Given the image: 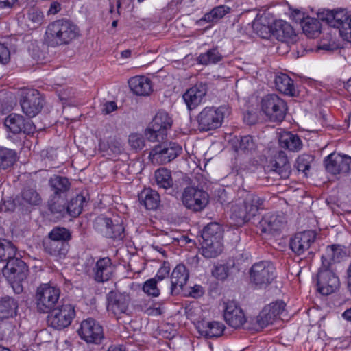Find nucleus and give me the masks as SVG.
<instances>
[{
    "instance_id": "nucleus-1",
    "label": "nucleus",
    "mask_w": 351,
    "mask_h": 351,
    "mask_svg": "<svg viewBox=\"0 0 351 351\" xmlns=\"http://www.w3.org/2000/svg\"><path fill=\"white\" fill-rule=\"evenodd\" d=\"M241 196L230 208V217L237 225H242L254 219L261 208L263 201L258 195L247 191H241Z\"/></svg>"
},
{
    "instance_id": "nucleus-2",
    "label": "nucleus",
    "mask_w": 351,
    "mask_h": 351,
    "mask_svg": "<svg viewBox=\"0 0 351 351\" xmlns=\"http://www.w3.org/2000/svg\"><path fill=\"white\" fill-rule=\"evenodd\" d=\"M78 35V28L71 21L62 19L50 23L45 31V40L49 46L66 45Z\"/></svg>"
},
{
    "instance_id": "nucleus-3",
    "label": "nucleus",
    "mask_w": 351,
    "mask_h": 351,
    "mask_svg": "<svg viewBox=\"0 0 351 351\" xmlns=\"http://www.w3.org/2000/svg\"><path fill=\"white\" fill-rule=\"evenodd\" d=\"M28 271L26 263L16 257L10 259L3 269V276L16 294L23 291V283L27 278Z\"/></svg>"
},
{
    "instance_id": "nucleus-4",
    "label": "nucleus",
    "mask_w": 351,
    "mask_h": 351,
    "mask_svg": "<svg viewBox=\"0 0 351 351\" xmlns=\"http://www.w3.org/2000/svg\"><path fill=\"white\" fill-rule=\"evenodd\" d=\"M60 289L49 284H42L36 289L35 299L37 311L40 313H50L58 304Z\"/></svg>"
},
{
    "instance_id": "nucleus-5",
    "label": "nucleus",
    "mask_w": 351,
    "mask_h": 351,
    "mask_svg": "<svg viewBox=\"0 0 351 351\" xmlns=\"http://www.w3.org/2000/svg\"><path fill=\"white\" fill-rule=\"evenodd\" d=\"M262 112L270 121L281 122L286 116L288 107L286 101L276 94H268L261 100Z\"/></svg>"
},
{
    "instance_id": "nucleus-6",
    "label": "nucleus",
    "mask_w": 351,
    "mask_h": 351,
    "mask_svg": "<svg viewBox=\"0 0 351 351\" xmlns=\"http://www.w3.org/2000/svg\"><path fill=\"white\" fill-rule=\"evenodd\" d=\"M249 274L251 282L259 288L267 287L276 277V267L268 261L254 263Z\"/></svg>"
},
{
    "instance_id": "nucleus-7",
    "label": "nucleus",
    "mask_w": 351,
    "mask_h": 351,
    "mask_svg": "<svg viewBox=\"0 0 351 351\" xmlns=\"http://www.w3.org/2000/svg\"><path fill=\"white\" fill-rule=\"evenodd\" d=\"M48 313V326L58 330L69 327L75 317V307L71 304L58 305Z\"/></svg>"
},
{
    "instance_id": "nucleus-8",
    "label": "nucleus",
    "mask_w": 351,
    "mask_h": 351,
    "mask_svg": "<svg viewBox=\"0 0 351 351\" xmlns=\"http://www.w3.org/2000/svg\"><path fill=\"white\" fill-rule=\"evenodd\" d=\"M182 152V148L178 143H162L151 149L149 158L153 164L164 165L176 159Z\"/></svg>"
},
{
    "instance_id": "nucleus-9",
    "label": "nucleus",
    "mask_w": 351,
    "mask_h": 351,
    "mask_svg": "<svg viewBox=\"0 0 351 351\" xmlns=\"http://www.w3.org/2000/svg\"><path fill=\"white\" fill-rule=\"evenodd\" d=\"M171 125L172 121L168 114L164 111H159L145 130V135L149 141L159 142L167 137V130L171 128Z\"/></svg>"
},
{
    "instance_id": "nucleus-10",
    "label": "nucleus",
    "mask_w": 351,
    "mask_h": 351,
    "mask_svg": "<svg viewBox=\"0 0 351 351\" xmlns=\"http://www.w3.org/2000/svg\"><path fill=\"white\" fill-rule=\"evenodd\" d=\"M226 110L225 106L204 108L197 116L199 130L207 132L219 128L223 121Z\"/></svg>"
},
{
    "instance_id": "nucleus-11",
    "label": "nucleus",
    "mask_w": 351,
    "mask_h": 351,
    "mask_svg": "<svg viewBox=\"0 0 351 351\" xmlns=\"http://www.w3.org/2000/svg\"><path fill=\"white\" fill-rule=\"evenodd\" d=\"M340 281L332 267L326 263L322 264L317 274V291L323 295H328L338 289Z\"/></svg>"
},
{
    "instance_id": "nucleus-12",
    "label": "nucleus",
    "mask_w": 351,
    "mask_h": 351,
    "mask_svg": "<svg viewBox=\"0 0 351 351\" xmlns=\"http://www.w3.org/2000/svg\"><path fill=\"white\" fill-rule=\"evenodd\" d=\"M326 173L332 176L351 173V156L335 152L330 153L323 160Z\"/></svg>"
},
{
    "instance_id": "nucleus-13",
    "label": "nucleus",
    "mask_w": 351,
    "mask_h": 351,
    "mask_svg": "<svg viewBox=\"0 0 351 351\" xmlns=\"http://www.w3.org/2000/svg\"><path fill=\"white\" fill-rule=\"evenodd\" d=\"M94 228L104 237L114 241H121L125 237V228L122 221L118 219L99 217L94 222Z\"/></svg>"
},
{
    "instance_id": "nucleus-14",
    "label": "nucleus",
    "mask_w": 351,
    "mask_h": 351,
    "mask_svg": "<svg viewBox=\"0 0 351 351\" xmlns=\"http://www.w3.org/2000/svg\"><path fill=\"white\" fill-rule=\"evenodd\" d=\"M130 302V295L125 291L112 290L106 295L107 311L117 318L123 314H128Z\"/></svg>"
},
{
    "instance_id": "nucleus-15",
    "label": "nucleus",
    "mask_w": 351,
    "mask_h": 351,
    "mask_svg": "<svg viewBox=\"0 0 351 351\" xmlns=\"http://www.w3.org/2000/svg\"><path fill=\"white\" fill-rule=\"evenodd\" d=\"M44 98L36 89H25L22 91L20 104L22 110L29 117H34L42 110Z\"/></svg>"
},
{
    "instance_id": "nucleus-16",
    "label": "nucleus",
    "mask_w": 351,
    "mask_h": 351,
    "mask_svg": "<svg viewBox=\"0 0 351 351\" xmlns=\"http://www.w3.org/2000/svg\"><path fill=\"white\" fill-rule=\"evenodd\" d=\"M183 204L189 209L198 212L203 210L208 203V195L202 189L188 186L182 196Z\"/></svg>"
},
{
    "instance_id": "nucleus-17",
    "label": "nucleus",
    "mask_w": 351,
    "mask_h": 351,
    "mask_svg": "<svg viewBox=\"0 0 351 351\" xmlns=\"http://www.w3.org/2000/svg\"><path fill=\"white\" fill-rule=\"evenodd\" d=\"M77 332L81 339L88 343L100 344L104 337L102 326L93 318L83 320Z\"/></svg>"
},
{
    "instance_id": "nucleus-18",
    "label": "nucleus",
    "mask_w": 351,
    "mask_h": 351,
    "mask_svg": "<svg viewBox=\"0 0 351 351\" xmlns=\"http://www.w3.org/2000/svg\"><path fill=\"white\" fill-rule=\"evenodd\" d=\"M316 239V234L314 231L306 230L296 233L289 241L291 250L297 256L304 255L306 252L313 254L311 246Z\"/></svg>"
},
{
    "instance_id": "nucleus-19",
    "label": "nucleus",
    "mask_w": 351,
    "mask_h": 351,
    "mask_svg": "<svg viewBox=\"0 0 351 351\" xmlns=\"http://www.w3.org/2000/svg\"><path fill=\"white\" fill-rule=\"evenodd\" d=\"M285 306L286 304L280 300L265 306L255 319L258 326L263 328L272 324L282 314Z\"/></svg>"
},
{
    "instance_id": "nucleus-20",
    "label": "nucleus",
    "mask_w": 351,
    "mask_h": 351,
    "mask_svg": "<svg viewBox=\"0 0 351 351\" xmlns=\"http://www.w3.org/2000/svg\"><path fill=\"white\" fill-rule=\"evenodd\" d=\"M223 317L226 324L235 329L241 328L246 322L243 310L234 300H228L223 303Z\"/></svg>"
},
{
    "instance_id": "nucleus-21",
    "label": "nucleus",
    "mask_w": 351,
    "mask_h": 351,
    "mask_svg": "<svg viewBox=\"0 0 351 351\" xmlns=\"http://www.w3.org/2000/svg\"><path fill=\"white\" fill-rule=\"evenodd\" d=\"M4 125L13 134H30L35 130L30 120H26L22 115L15 113H12L5 118Z\"/></svg>"
},
{
    "instance_id": "nucleus-22",
    "label": "nucleus",
    "mask_w": 351,
    "mask_h": 351,
    "mask_svg": "<svg viewBox=\"0 0 351 351\" xmlns=\"http://www.w3.org/2000/svg\"><path fill=\"white\" fill-rule=\"evenodd\" d=\"M285 224L282 215L267 213L259 221V228L262 232L272 235L278 234Z\"/></svg>"
},
{
    "instance_id": "nucleus-23",
    "label": "nucleus",
    "mask_w": 351,
    "mask_h": 351,
    "mask_svg": "<svg viewBox=\"0 0 351 351\" xmlns=\"http://www.w3.org/2000/svg\"><path fill=\"white\" fill-rule=\"evenodd\" d=\"M115 270L109 257L100 258L93 269L94 280L97 282H104L109 280Z\"/></svg>"
},
{
    "instance_id": "nucleus-24",
    "label": "nucleus",
    "mask_w": 351,
    "mask_h": 351,
    "mask_svg": "<svg viewBox=\"0 0 351 351\" xmlns=\"http://www.w3.org/2000/svg\"><path fill=\"white\" fill-rule=\"evenodd\" d=\"M207 93L206 84L200 82L187 90L182 98L190 110L195 109L199 105Z\"/></svg>"
},
{
    "instance_id": "nucleus-25",
    "label": "nucleus",
    "mask_w": 351,
    "mask_h": 351,
    "mask_svg": "<svg viewBox=\"0 0 351 351\" xmlns=\"http://www.w3.org/2000/svg\"><path fill=\"white\" fill-rule=\"evenodd\" d=\"M47 215L54 220H59L68 215L66 197L60 195H53L47 202Z\"/></svg>"
},
{
    "instance_id": "nucleus-26",
    "label": "nucleus",
    "mask_w": 351,
    "mask_h": 351,
    "mask_svg": "<svg viewBox=\"0 0 351 351\" xmlns=\"http://www.w3.org/2000/svg\"><path fill=\"white\" fill-rule=\"evenodd\" d=\"M189 277V271L185 265L183 264L178 265L171 275V293L172 295L179 294L183 290Z\"/></svg>"
},
{
    "instance_id": "nucleus-27",
    "label": "nucleus",
    "mask_w": 351,
    "mask_h": 351,
    "mask_svg": "<svg viewBox=\"0 0 351 351\" xmlns=\"http://www.w3.org/2000/svg\"><path fill=\"white\" fill-rule=\"evenodd\" d=\"M271 34L281 42H287L295 36L293 27L283 20H276L270 25Z\"/></svg>"
},
{
    "instance_id": "nucleus-28",
    "label": "nucleus",
    "mask_w": 351,
    "mask_h": 351,
    "mask_svg": "<svg viewBox=\"0 0 351 351\" xmlns=\"http://www.w3.org/2000/svg\"><path fill=\"white\" fill-rule=\"evenodd\" d=\"M128 85L131 91L138 96H147L153 90L151 80L143 75L130 78Z\"/></svg>"
},
{
    "instance_id": "nucleus-29",
    "label": "nucleus",
    "mask_w": 351,
    "mask_h": 351,
    "mask_svg": "<svg viewBox=\"0 0 351 351\" xmlns=\"http://www.w3.org/2000/svg\"><path fill=\"white\" fill-rule=\"evenodd\" d=\"M43 247L46 253L59 260L66 257L69 250V244L67 242H60L46 238L43 241Z\"/></svg>"
},
{
    "instance_id": "nucleus-30",
    "label": "nucleus",
    "mask_w": 351,
    "mask_h": 351,
    "mask_svg": "<svg viewBox=\"0 0 351 351\" xmlns=\"http://www.w3.org/2000/svg\"><path fill=\"white\" fill-rule=\"evenodd\" d=\"M225 328L223 323L217 321L199 322L197 326L201 335L210 339L221 337Z\"/></svg>"
},
{
    "instance_id": "nucleus-31",
    "label": "nucleus",
    "mask_w": 351,
    "mask_h": 351,
    "mask_svg": "<svg viewBox=\"0 0 351 351\" xmlns=\"http://www.w3.org/2000/svg\"><path fill=\"white\" fill-rule=\"evenodd\" d=\"M16 199L22 208L23 207L38 206L42 201V198L36 189L29 186H25Z\"/></svg>"
},
{
    "instance_id": "nucleus-32",
    "label": "nucleus",
    "mask_w": 351,
    "mask_h": 351,
    "mask_svg": "<svg viewBox=\"0 0 351 351\" xmlns=\"http://www.w3.org/2000/svg\"><path fill=\"white\" fill-rule=\"evenodd\" d=\"M346 256V247L341 245L334 244L326 247L325 253L322 256V264L328 263L332 267V264L340 262Z\"/></svg>"
},
{
    "instance_id": "nucleus-33",
    "label": "nucleus",
    "mask_w": 351,
    "mask_h": 351,
    "mask_svg": "<svg viewBox=\"0 0 351 351\" xmlns=\"http://www.w3.org/2000/svg\"><path fill=\"white\" fill-rule=\"evenodd\" d=\"M89 200V195L87 191H81L71 198L69 203H66L68 215L76 217L80 215L84 206L87 205Z\"/></svg>"
},
{
    "instance_id": "nucleus-34",
    "label": "nucleus",
    "mask_w": 351,
    "mask_h": 351,
    "mask_svg": "<svg viewBox=\"0 0 351 351\" xmlns=\"http://www.w3.org/2000/svg\"><path fill=\"white\" fill-rule=\"evenodd\" d=\"M279 145L291 152H298L302 148V142L298 134L284 131L280 134Z\"/></svg>"
},
{
    "instance_id": "nucleus-35",
    "label": "nucleus",
    "mask_w": 351,
    "mask_h": 351,
    "mask_svg": "<svg viewBox=\"0 0 351 351\" xmlns=\"http://www.w3.org/2000/svg\"><path fill=\"white\" fill-rule=\"evenodd\" d=\"M140 204L143 205L147 210H156L160 205V195L154 190L145 188L138 195Z\"/></svg>"
},
{
    "instance_id": "nucleus-36",
    "label": "nucleus",
    "mask_w": 351,
    "mask_h": 351,
    "mask_svg": "<svg viewBox=\"0 0 351 351\" xmlns=\"http://www.w3.org/2000/svg\"><path fill=\"white\" fill-rule=\"evenodd\" d=\"M269 171L281 175L290 173L291 165L288 160L287 154L284 151H278L274 156V159L271 161V169Z\"/></svg>"
},
{
    "instance_id": "nucleus-37",
    "label": "nucleus",
    "mask_w": 351,
    "mask_h": 351,
    "mask_svg": "<svg viewBox=\"0 0 351 351\" xmlns=\"http://www.w3.org/2000/svg\"><path fill=\"white\" fill-rule=\"evenodd\" d=\"M18 302L11 297H5L0 300V322L16 315Z\"/></svg>"
},
{
    "instance_id": "nucleus-38",
    "label": "nucleus",
    "mask_w": 351,
    "mask_h": 351,
    "mask_svg": "<svg viewBox=\"0 0 351 351\" xmlns=\"http://www.w3.org/2000/svg\"><path fill=\"white\" fill-rule=\"evenodd\" d=\"M274 83L276 89L285 95L293 96L295 93L293 80L285 73H278L276 75Z\"/></svg>"
},
{
    "instance_id": "nucleus-39",
    "label": "nucleus",
    "mask_w": 351,
    "mask_h": 351,
    "mask_svg": "<svg viewBox=\"0 0 351 351\" xmlns=\"http://www.w3.org/2000/svg\"><path fill=\"white\" fill-rule=\"evenodd\" d=\"M322 21H325L331 27L339 29L344 23L345 17H348L343 10L334 11L327 10L322 14H319Z\"/></svg>"
},
{
    "instance_id": "nucleus-40",
    "label": "nucleus",
    "mask_w": 351,
    "mask_h": 351,
    "mask_svg": "<svg viewBox=\"0 0 351 351\" xmlns=\"http://www.w3.org/2000/svg\"><path fill=\"white\" fill-rule=\"evenodd\" d=\"M314 163L315 157L313 155L302 154L296 158L293 166L298 173H303L304 176H308V174L310 173L311 169L314 165Z\"/></svg>"
},
{
    "instance_id": "nucleus-41",
    "label": "nucleus",
    "mask_w": 351,
    "mask_h": 351,
    "mask_svg": "<svg viewBox=\"0 0 351 351\" xmlns=\"http://www.w3.org/2000/svg\"><path fill=\"white\" fill-rule=\"evenodd\" d=\"M223 230L218 223H210L202 230V241H213L215 240L223 239Z\"/></svg>"
},
{
    "instance_id": "nucleus-42",
    "label": "nucleus",
    "mask_w": 351,
    "mask_h": 351,
    "mask_svg": "<svg viewBox=\"0 0 351 351\" xmlns=\"http://www.w3.org/2000/svg\"><path fill=\"white\" fill-rule=\"evenodd\" d=\"M202 254L207 258H212L219 256L223 251L222 240H213V241H202Z\"/></svg>"
},
{
    "instance_id": "nucleus-43",
    "label": "nucleus",
    "mask_w": 351,
    "mask_h": 351,
    "mask_svg": "<svg viewBox=\"0 0 351 351\" xmlns=\"http://www.w3.org/2000/svg\"><path fill=\"white\" fill-rule=\"evenodd\" d=\"M49 186L53 191V195H60L66 197V193L69 190L71 183L67 177H51Z\"/></svg>"
},
{
    "instance_id": "nucleus-44",
    "label": "nucleus",
    "mask_w": 351,
    "mask_h": 351,
    "mask_svg": "<svg viewBox=\"0 0 351 351\" xmlns=\"http://www.w3.org/2000/svg\"><path fill=\"white\" fill-rule=\"evenodd\" d=\"M303 32L308 38L317 37L321 32V24L317 19L306 16L302 23Z\"/></svg>"
},
{
    "instance_id": "nucleus-45",
    "label": "nucleus",
    "mask_w": 351,
    "mask_h": 351,
    "mask_svg": "<svg viewBox=\"0 0 351 351\" xmlns=\"http://www.w3.org/2000/svg\"><path fill=\"white\" fill-rule=\"evenodd\" d=\"M222 55L217 47H213L205 53H201L197 57V62L202 65L215 64L222 60Z\"/></svg>"
},
{
    "instance_id": "nucleus-46",
    "label": "nucleus",
    "mask_w": 351,
    "mask_h": 351,
    "mask_svg": "<svg viewBox=\"0 0 351 351\" xmlns=\"http://www.w3.org/2000/svg\"><path fill=\"white\" fill-rule=\"evenodd\" d=\"M231 11V8L225 5H221L213 8L210 12H206L202 20L207 23L217 22L223 18Z\"/></svg>"
},
{
    "instance_id": "nucleus-47",
    "label": "nucleus",
    "mask_w": 351,
    "mask_h": 351,
    "mask_svg": "<svg viewBox=\"0 0 351 351\" xmlns=\"http://www.w3.org/2000/svg\"><path fill=\"white\" fill-rule=\"evenodd\" d=\"M16 247L7 239H0V261H6L15 257Z\"/></svg>"
},
{
    "instance_id": "nucleus-48",
    "label": "nucleus",
    "mask_w": 351,
    "mask_h": 351,
    "mask_svg": "<svg viewBox=\"0 0 351 351\" xmlns=\"http://www.w3.org/2000/svg\"><path fill=\"white\" fill-rule=\"evenodd\" d=\"M15 151L8 148L0 149V169H5L13 165L16 161Z\"/></svg>"
},
{
    "instance_id": "nucleus-49",
    "label": "nucleus",
    "mask_w": 351,
    "mask_h": 351,
    "mask_svg": "<svg viewBox=\"0 0 351 351\" xmlns=\"http://www.w3.org/2000/svg\"><path fill=\"white\" fill-rule=\"evenodd\" d=\"M234 191L230 187L226 189L219 188L216 191V198L223 206H228L230 204H233Z\"/></svg>"
},
{
    "instance_id": "nucleus-50",
    "label": "nucleus",
    "mask_w": 351,
    "mask_h": 351,
    "mask_svg": "<svg viewBox=\"0 0 351 351\" xmlns=\"http://www.w3.org/2000/svg\"><path fill=\"white\" fill-rule=\"evenodd\" d=\"M47 238L60 242H67L71 239L70 231L62 227H55L48 234Z\"/></svg>"
},
{
    "instance_id": "nucleus-51",
    "label": "nucleus",
    "mask_w": 351,
    "mask_h": 351,
    "mask_svg": "<svg viewBox=\"0 0 351 351\" xmlns=\"http://www.w3.org/2000/svg\"><path fill=\"white\" fill-rule=\"evenodd\" d=\"M107 146L108 147L106 149V145L99 143L100 149L106 151L108 156H117L121 154L123 150L121 143L116 140L109 141Z\"/></svg>"
},
{
    "instance_id": "nucleus-52",
    "label": "nucleus",
    "mask_w": 351,
    "mask_h": 351,
    "mask_svg": "<svg viewBox=\"0 0 351 351\" xmlns=\"http://www.w3.org/2000/svg\"><path fill=\"white\" fill-rule=\"evenodd\" d=\"M230 274V267L226 264L215 265L212 270V275L219 280H226Z\"/></svg>"
},
{
    "instance_id": "nucleus-53",
    "label": "nucleus",
    "mask_w": 351,
    "mask_h": 351,
    "mask_svg": "<svg viewBox=\"0 0 351 351\" xmlns=\"http://www.w3.org/2000/svg\"><path fill=\"white\" fill-rule=\"evenodd\" d=\"M156 278H151L145 281L143 285V291L148 295L157 297L160 294V290L157 287Z\"/></svg>"
},
{
    "instance_id": "nucleus-54",
    "label": "nucleus",
    "mask_w": 351,
    "mask_h": 351,
    "mask_svg": "<svg viewBox=\"0 0 351 351\" xmlns=\"http://www.w3.org/2000/svg\"><path fill=\"white\" fill-rule=\"evenodd\" d=\"M128 143L131 147L135 150L142 149L145 146V139L142 134L133 133L129 136Z\"/></svg>"
},
{
    "instance_id": "nucleus-55",
    "label": "nucleus",
    "mask_w": 351,
    "mask_h": 351,
    "mask_svg": "<svg viewBox=\"0 0 351 351\" xmlns=\"http://www.w3.org/2000/svg\"><path fill=\"white\" fill-rule=\"evenodd\" d=\"M341 38L347 42L351 43V15L345 17L344 23L339 29Z\"/></svg>"
},
{
    "instance_id": "nucleus-56",
    "label": "nucleus",
    "mask_w": 351,
    "mask_h": 351,
    "mask_svg": "<svg viewBox=\"0 0 351 351\" xmlns=\"http://www.w3.org/2000/svg\"><path fill=\"white\" fill-rule=\"evenodd\" d=\"M44 16L41 11L38 9L32 8L27 14V19L32 21L35 25L34 27L40 25L43 23Z\"/></svg>"
},
{
    "instance_id": "nucleus-57",
    "label": "nucleus",
    "mask_w": 351,
    "mask_h": 351,
    "mask_svg": "<svg viewBox=\"0 0 351 351\" xmlns=\"http://www.w3.org/2000/svg\"><path fill=\"white\" fill-rule=\"evenodd\" d=\"M254 147L255 145L252 137L250 135H247L241 138L237 150L248 152L254 149Z\"/></svg>"
},
{
    "instance_id": "nucleus-58",
    "label": "nucleus",
    "mask_w": 351,
    "mask_h": 351,
    "mask_svg": "<svg viewBox=\"0 0 351 351\" xmlns=\"http://www.w3.org/2000/svg\"><path fill=\"white\" fill-rule=\"evenodd\" d=\"M153 178L158 188L167 190L173 186L172 177H153Z\"/></svg>"
},
{
    "instance_id": "nucleus-59",
    "label": "nucleus",
    "mask_w": 351,
    "mask_h": 351,
    "mask_svg": "<svg viewBox=\"0 0 351 351\" xmlns=\"http://www.w3.org/2000/svg\"><path fill=\"white\" fill-rule=\"evenodd\" d=\"M15 199L9 198L8 199H2L0 204V211L4 213H12L16 208Z\"/></svg>"
},
{
    "instance_id": "nucleus-60",
    "label": "nucleus",
    "mask_w": 351,
    "mask_h": 351,
    "mask_svg": "<svg viewBox=\"0 0 351 351\" xmlns=\"http://www.w3.org/2000/svg\"><path fill=\"white\" fill-rule=\"evenodd\" d=\"M253 29L257 34L261 38H268L271 34L270 26H266L261 25L258 23H254L253 24Z\"/></svg>"
},
{
    "instance_id": "nucleus-61",
    "label": "nucleus",
    "mask_w": 351,
    "mask_h": 351,
    "mask_svg": "<svg viewBox=\"0 0 351 351\" xmlns=\"http://www.w3.org/2000/svg\"><path fill=\"white\" fill-rule=\"evenodd\" d=\"M10 58V53L8 47L0 43V63L6 64Z\"/></svg>"
},
{
    "instance_id": "nucleus-62",
    "label": "nucleus",
    "mask_w": 351,
    "mask_h": 351,
    "mask_svg": "<svg viewBox=\"0 0 351 351\" xmlns=\"http://www.w3.org/2000/svg\"><path fill=\"white\" fill-rule=\"evenodd\" d=\"M169 266L164 263L162 266L159 269L154 278H156V280L157 281H161L169 275Z\"/></svg>"
},
{
    "instance_id": "nucleus-63",
    "label": "nucleus",
    "mask_w": 351,
    "mask_h": 351,
    "mask_svg": "<svg viewBox=\"0 0 351 351\" xmlns=\"http://www.w3.org/2000/svg\"><path fill=\"white\" fill-rule=\"evenodd\" d=\"M204 291L201 285H195L191 287V291L188 295L193 298H199L204 295Z\"/></svg>"
},
{
    "instance_id": "nucleus-64",
    "label": "nucleus",
    "mask_w": 351,
    "mask_h": 351,
    "mask_svg": "<svg viewBox=\"0 0 351 351\" xmlns=\"http://www.w3.org/2000/svg\"><path fill=\"white\" fill-rule=\"evenodd\" d=\"M117 108V106L114 101H107L104 104L102 111L104 114H108L116 110Z\"/></svg>"
}]
</instances>
